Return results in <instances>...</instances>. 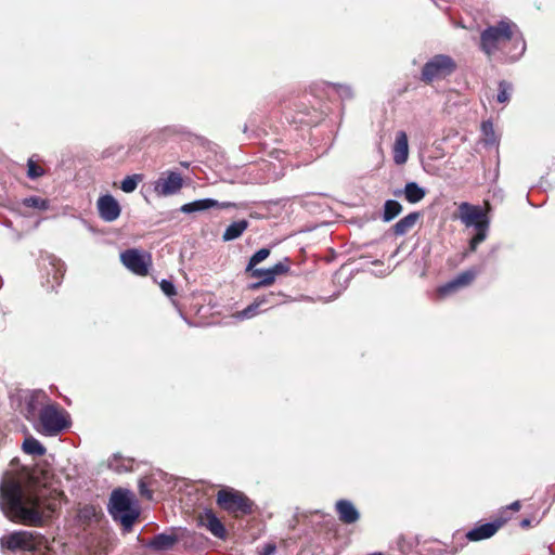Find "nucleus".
Wrapping results in <instances>:
<instances>
[{
    "instance_id": "obj_38",
    "label": "nucleus",
    "mask_w": 555,
    "mask_h": 555,
    "mask_svg": "<svg viewBox=\"0 0 555 555\" xmlns=\"http://www.w3.org/2000/svg\"><path fill=\"white\" fill-rule=\"evenodd\" d=\"M139 492L142 496L152 500L153 494L152 491L149 489L147 483L144 479H141L139 481Z\"/></svg>"
},
{
    "instance_id": "obj_3",
    "label": "nucleus",
    "mask_w": 555,
    "mask_h": 555,
    "mask_svg": "<svg viewBox=\"0 0 555 555\" xmlns=\"http://www.w3.org/2000/svg\"><path fill=\"white\" fill-rule=\"evenodd\" d=\"M459 217L467 228L475 229V234L469 241V250L475 251L488 236L489 219L480 206L466 202L460 204Z\"/></svg>"
},
{
    "instance_id": "obj_34",
    "label": "nucleus",
    "mask_w": 555,
    "mask_h": 555,
    "mask_svg": "<svg viewBox=\"0 0 555 555\" xmlns=\"http://www.w3.org/2000/svg\"><path fill=\"white\" fill-rule=\"evenodd\" d=\"M264 311L261 307L260 302L256 298L250 305H248L244 310L238 312V317L241 319H250L255 317L257 313Z\"/></svg>"
},
{
    "instance_id": "obj_37",
    "label": "nucleus",
    "mask_w": 555,
    "mask_h": 555,
    "mask_svg": "<svg viewBox=\"0 0 555 555\" xmlns=\"http://www.w3.org/2000/svg\"><path fill=\"white\" fill-rule=\"evenodd\" d=\"M159 285H160L163 293L165 295H167L168 297L176 295V286L173 285V283L171 281L164 279V280H162Z\"/></svg>"
},
{
    "instance_id": "obj_42",
    "label": "nucleus",
    "mask_w": 555,
    "mask_h": 555,
    "mask_svg": "<svg viewBox=\"0 0 555 555\" xmlns=\"http://www.w3.org/2000/svg\"><path fill=\"white\" fill-rule=\"evenodd\" d=\"M498 176H499V170L496 169V170H495V173H494V179H496V178H498Z\"/></svg>"
},
{
    "instance_id": "obj_24",
    "label": "nucleus",
    "mask_w": 555,
    "mask_h": 555,
    "mask_svg": "<svg viewBox=\"0 0 555 555\" xmlns=\"http://www.w3.org/2000/svg\"><path fill=\"white\" fill-rule=\"evenodd\" d=\"M22 448L23 451L29 455L41 456L46 454V448L43 444L31 436L25 438Z\"/></svg>"
},
{
    "instance_id": "obj_14",
    "label": "nucleus",
    "mask_w": 555,
    "mask_h": 555,
    "mask_svg": "<svg viewBox=\"0 0 555 555\" xmlns=\"http://www.w3.org/2000/svg\"><path fill=\"white\" fill-rule=\"evenodd\" d=\"M179 542V537L175 533L172 528L170 532H162L155 534L147 543L146 546L155 552L170 551Z\"/></svg>"
},
{
    "instance_id": "obj_36",
    "label": "nucleus",
    "mask_w": 555,
    "mask_h": 555,
    "mask_svg": "<svg viewBox=\"0 0 555 555\" xmlns=\"http://www.w3.org/2000/svg\"><path fill=\"white\" fill-rule=\"evenodd\" d=\"M288 262H289L288 258H285L284 261H280L270 268L274 279L276 278V275H281V274L288 272V270H289Z\"/></svg>"
},
{
    "instance_id": "obj_17",
    "label": "nucleus",
    "mask_w": 555,
    "mask_h": 555,
    "mask_svg": "<svg viewBox=\"0 0 555 555\" xmlns=\"http://www.w3.org/2000/svg\"><path fill=\"white\" fill-rule=\"evenodd\" d=\"M501 526H502V522L500 520L479 525V526L473 528L472 530H469L466 533V538L469 541H481L485 539H489L495 534V532L499 530V528Z\"/></svg>"
},
{
    "instance_id": "obj_16",
    "label": "nucleus",
    "mask_w": 555,
    "mask_h": 555,
    "mask_svg": "<svg viewBox=\"0 0 555 555\" xmlns=\"http://www.w3.org/2000/svg\"><path fill=\"white\" fill-rule=\"evenodd\" d=\"M336 513L341 522L351 525L360 519V513L349 500H338L335 504Z\"/></svg>"
},
{
    "instance_id": "obj_21",
    "label": "nucleus",
    "mask_w": 555,
    "mask_h": 555,
    "mask_svg": "<svg viewBox=\"0 0 555 555\" xmlns=\"http://www.w3.org/2000/svg\"><path fill=\"white\" fill-rule=\"evenodd\" d=\"M250 275L253 278L260 279L258 282L251 283L249 285V288L251 291L259 289L260 287H263V286H269L275 281L270 268L266 269V270L264 269H255L250 272Z\"/></svg>"
},
{
    "instance_id": "obj_9",
    "label": "nucleus",
    "mask_w": 555,
    "mask_h": 555,
    "mask_svg": "<svg viewBox=\"0 0 555 555\" xmlns=\"http://www.w3.org/2000/svg\"><path fill=\"white\" fill-rule=\"evenodd\" d=\"M42 267L47 275L46 287L53 291L62 283L65 273L64 262L61 259L49 255L46 258H42Z\"/></svg>"
},
{
    "instance_id": "obj_8",
    "label": "nucleus",
    "mask_w": 555,
    "mask_h": 555,
    "mask_svg": "<svg viewBox=\"0 0 555 555\" xmlns=\"http://www.w3.org/2000/svg\"><path fill=\"white\" fill-rule=\"evenodd\" d=\"M2 548L15 551H31L36 547L35 534L29 531H15L0 539Z\"/></svg>"
},
{
    "instance_id": "obj_25",
    "label": "nucleus",
    "mask_w": 555,
    "mask_h": 555,
    "mask_svg": "<svg viewBox=\"0 0 555 555\" xmlns=\"http://www.w3.org/2000/svg\"><path fill=\"white\" fill-rule=\"evenodd\" d=\"M402 211V206L398 201L387 199L383 209V221L389 222Z\"/></svg>"
},
{
    "instance_id": "obj_11",
    "label": "nucleus",
    "mask_w": 555,
    "mask_h": 555,
    "mask_svg": "<svg viewBox=\"0 0 555 555\" xmlns=\"http://www.w3.org/2000/svg\"><path fill=\"white\" fill-rule=\"evenodd\" d=\"M183 185V179L179 172L169 171L166 177H160L154 184L157 195L169 196L178 193Z\"/></svg>"
},
{
    "instance_id": "obj_22",
    "label": "nucleus",
    "mask_w": 555,
    "mask_h": 555,
    "mask_svg": "<svg viewBox=\"0 0 555 555\" xmlns=\"http://www.w3.org/2000/svg\"><path fill=\"white\" fill-rule=\"evenodd\" d=\"M420 217V212L416 211L406 215L397 223H395V225L392 227L393 233L399 236L406 234L415 225Z\"/></svg>"
},
{
    "instance_id": "obj_10",
    "label": "nucleus",
    "mask_w": 555,
    "mask_h": 555,
    "mask_svg": "<svg viewBox=\"0 0 555 555\" xmlns=\"http://www.w3.org/2000/svg\"><path fill=\"white\" fill-rule=\"evenodd\" d=\"M96 208L100 218L105 222L117 220L121 214L118 201L111 194L100 196L96 202Z\"/></svg>"
},
{
    "instance_id": "obj_19",
    "label": "nucleus",
    "mask_w": 555,
    "mask_h": 555,
    "mask_svg": "<svg viewBox=\"0 0 555 555\" xmlns=\"http://www.w3.org/2000/svg\"><path fill=\"white\" fill-rule=\"evenodd\" d=\"M409 157V142L408 135L404 131H399L396 135L393 146V162L397 165H403Z\"/></svg>"
},
{
    "instance_id": "obj_43",
    "label": "nucleus",
    "mask_w": 555,
    "mask_h": 555,
    "mask_svg": "<svg viewBox=\"0 0 555 555\" xmlns=\"http://www.w3.org/2000/svg\"><path fill=\"white\" fill-rule=\"evenodd\" d=\"M299 121H300V122H306V124H308V122H309V121H306V120H304V119H299Z\"/></svg>"
},
{
    "instance_id": "obj_27",
    "label": "nucleus",
    "mask_w": 555,
    "mask_h": 555,
    "mask_svg": "<svg viewBox=\"0 0 555 555\" xmlns=\"http://www.w3.org/2000/svg\"><path fill=\"white\" fill-rule=\"evenodd\" d=\"M281 297H284L282 293L269 292L262 296H258L257 299L260 302L264 311L275 307L282 302Z\"/></svg>"
},
{
    "instance_id": "obj_12",
    "label": "nucleus",
    "mask_w": 555,
    "mask_h": 555,
    "mask_svg": "<svg viewBox=\"0 0 555 555\" xmlns=\"http://www.w3.org/2000/svg\"><path fill=\"white\" fill-rule=\"evenodd\" d=\"M121 263L138 275H146L149 262L138 249H127L120 254Z\"/></svg>"
},
{
    "instance_id": "obj_1",
    "label": "nucleus",
    "mask_w": 555,
    "mask_h": 555,
    "mask_svg": "<svg viewBox=\"0 0 555 555\" xmlns=\"http://www.w3.org/2000/svg\"><path fill=\"white\" fill-rule=\"evenodd\" d=\"M43 494L34 486H24L14 478L5 479L0 485V507L13 521L39 527L44 522L46 508L54 511L52 504L43 505Z\"/></svg>"
},
{
    "instance_id": "obj_28",
    "label": "nucleus",
    "mask_w": 555,
    "mask_h": 555,
    "mask_svg": "<svg viewBox=\"0 0 555 555\" xmlns=\"http://www.w3.org/2000/svg\"><path fill=\"white\" fill-rule=\"evenodd\" d=\"M324 86L333 88L341 101L351 100L354 96L353 89L350 85L324 82Z\"/></svg>"
},
{
    "instance_id": "obj_32",
    "label": "nucleus",
    "mask_w": 555,
    "mask_h": 555,
    "mask_svg": "<svg viewBox=\"0 0 555 555\" xmlns=\"http://www.w3.org/2000/svg\"><path fill=\"white\" fill-rule=\"evenodd\" d=\"M512 91H513V86L509 82H507L505 80L500 81L496 101L499 103L508 102L511 99Z\"/></svg>"
},
{
    "instance_id": "obj_31",
    "label": "nucleus",
    "mask_w": 555,
    "mask_h": 555,
    "mask_svg": "<svg viewBox=\"0 0 555 555\" xmlns=\"http://www.w3.org/2000/svg\"><path fill=\"white\" fill-rule=\"evenodd\" d=\"M270 255V249L269 248H261L259 250H257L249 259L248 261V264L246 267V271L247 272H251L253 270H255V267L260 263L261 261H263L264 259H267Z\"/></svg>"
},
{
    "instance_id": "obj_35",
    "label": "nucleus",
    "mask_w": 555,
    "mask_h": 555,
    "mask_svg": "<svg viewBox=\"0 0 555 555\" xmlns=\"http://www.w3.org/2000/svg\"><path fill=\"white\" fill-rule=\"evenodd\" d=\"M27 176L31 180L38 179L44 175V170L38 166L31 158L27 162Z\"/></svg>"
},
{
    "instance_id": "obj_2",
    "label": "nucleus",
    "mask_w": 555,
    "mask_h": 555,
    "mask_svg": "<svg viewBox=\"0 0 555 555\" xmlns=\"http://www.w3.org/2000/svg\"><path fill=\"white\" fill-rule=\"evenodd\" d=\"M526 41L516 23L505 17L481 30L478 48L488 57L500 54L505 61H518L526 52Z\"/></svg>"
},
{
    "instance_id": "obj_30",
    "label": "nucleus",
    "mask_w": 555,
    "mask_h": 555,
    "mask_svg": "<svg viewBox=\"0 0 555 555\" xmlns=\"http://www.w3.org/2000/svg\"><path fill=\"white\" fill-rule=\"evenodd\" d=\"M23 204L26 207L36 208L39 210H47L50 207V202L39 196H29L24 198Z\"/></svg>"
},
{
    "instance_id": "obj_4",
    "label": "nucleus",
    "mask_w": 555,
    "mask_h": 555,
    "mask_svg": "<svg viewBox=\"0 0 555 555\" xmlns=\"http://www.w3.org/2000/svg\"><path fill=\"white\" fill-rule=\"evenodd\" d=\"M131 492L126 489H115L109 498L108 512L114 520L120 521L126 530H130L139 517V512L132 507Z\"/></svg>"
},
{
    "instance_id": "obj_6",
    "label": "nucleus",
    "mask_w": 555,
    "mask_h": 555,
    "mask_svg": "<svg viewBox=\"0 0 555 555\" xmlns=\"http://www.w3.org/2000/svg\"><path fill=\"white\" fill-rule=\"evenodd\" d=\"M217 504L232 514L249 515L254 511L253 501L243 492L232 488L221 489L217 493Z\"/></svg>"
},
{
    "instance_id": "obj_23",
    "label": "nucleus",
    "mask_w": 555,
    "mask_h": 555,
    "mask_svg": "<svg viewBox=\"0 0 555 555\" xmlns=\"http://www.w3.org/2000/svg\"><path fill=\"white\" fill-rule=\"evenodd\" d=\"M248 224H249L248 221L245 219L232 222L224 230V232L222 234V240L224 242H230V241L238 238L244 233V231L248 228Z\"/></svg>"
},
{
    "instance_id": "obj_5",
    "label": "nucleus",
    "mask_w": 555,
    "mask_h": 555,
    "mask_svg": "<svg viewBox=\"0 0 555 555\" xmlns=\"http://www.w3.org/2000/svg\"><path fill=\"white\" fill-rule=\"evenodd\" d=\"M457 69L456 61L443 53L429 57L421 69L420 80L426 85L441 81L452 76Z\"/></svg>"
},
{
    "instance_id": "obj_15",
    "label": "nucleus",
    "mask_w": 555,
    "mask_h": 555,
    "mask_svg": "<svg viewBox=\"0 0 555 555\" xmlns=\"http://www.w3.org/2000/svg\"><path fill=\"white\" fill-rule=\"evenodd\" d=\"M230 206H232L231 203H220L212 198H202L182 205L180 210L184 214H193L208 210L210 208H228Z\"/></svg>"
},
{
    "instance_id": "obj_26",
    "label": "nucleus",
    "mask_w": 555,
    "mask_h": 555,
    "mask_svg": "<svg viewBox=\"0 0 555 555\" xmlns=\"http://www.w3.org/2000/svg\"><path fill=\"white\" fill-rule=\"evenodd\" d=\"M44 397L43 393H33L26 401L25 417L29 421L34 420L38 413V406L40 404L39 398Z\"/></svg>"
},
{
    "instance_id": "obj_33",
    "label": "nucleus",
    "mask_w": 555,
    "mask_h": 555,
    "mask_svg": "<svg viewBox=\"0 0 555 555\" xmlns=\"http://www.w3.org/2000/svg\"><path fill=\"white\" fill-rule=\"evenodd\" d=\"M142 180V176L141 175H132V176H127L120 183V189L125 192V193H131L133 192L139 182Z\"/></svg>"
},
{
    "instance_id": "obj_20",
    "label": "nucleus",
    "mask_w": 555,
    "mask_h": 555,
    "mask_svg": "<svg viewBox=\"0 0 555 555\" xmlns=\"http://www.w3.org/2000/svg\"><path fill=\"white\" fill-rule=\"evenodd\" d=\"M404 195V198L411 203H420L426 196V190L420 186L416 182L411 181L404 185V189L395 192L396 196Z\"/></svg>"
},
{
    "instance_id": "obj_13",
    "label": "nucleus",
    "mask_w": 555,
    "mask_h": 555,
    "mask_svg": "<svg viewBox=\"0 0 555 555\" xmlns=\"http://www.w3.org/2000/svg\"><path fill=\"white\" fill-rule=\"evenodd\" d=\"M475 278H476V272L473 270H466L464 272H461L453 280L441 285L438 288V295L440 297H446V296L456 292L461 287L469 285L475 280Z\"/></svg>"
},
{
    "instance_id": "obj_41",
    "label": "nucleus",
    "mask_w": 555,
    "mask_h": 555,
    "mask_svg": "<svg viewBox=\"0 0 555 555\" xmlns=\"http://www.w3.org/2000/svg\"><path fill=\"white\" fill-rule=\"evenodd\" d=\"M530 526H531V520H530V519H528V518H525V519H522V520L520 521V527H521V528H528V527H530Z\"/></svg>"
},
{
    "instance_id": "obj_40",
    "label": "nucleus",
    "mask_w": 555,
    "mask_h": 555,
    "mask_svg": "<svg viewBox=\"0 0 555 555\" xmlns=\"http://www.w3.org/2000/svg\"><path fill=\"white\" fill-rule=\"evenodd\" d=\"M508 508L512 509V511H519L520 502L519 501L513 502L511 505H508Z\"/></svg>"
},
{
    "instance_id": "obj_18",
    "label": "nucleus",
    "mask_w": 555,
    "mask_h": 555,
    "mask_svg": "<svg viewBox=\"0 0 555 555\" xmlns=\"http://www.w3.org/2000/svg\"><path fill=\"white\" fill-rule=\"evenodd\" d=\"M203 526H205L212 535L218 539H224L227 535V530L220 519L216 516V514L208 509L204 513L201 518Z\"/></svg>"
},
{
    "instance_id": "obj_39",
    "label": "nucleus",
    "mask_w": 555,
    "mask_h": 555,
    "mask_svg": "<svg viewBox=\"0 0 555 555\" xmlns=\"http://www.w3.org/2000/svg\"><path fill=\"white\" fill-rule=\"evenodd\" d=\"M276 551V546L272 543H268L263 546L262 555H273Z\"/></svg>"
},
{
    "instance_id": "obj_7",
    "label": "nucleus",
    "mask_w": 555,
    "mask_h": 555,
    "mask_svg": "<svg viewBox=\"0 0 555 555\" xmlns=\"http://www.w3.org/2000/svg\"><path fill=\"white\" fill-rule=\"evenodd\" d=\"M39 421L42 430L48 436H56L69 426L66 415L57 408L56 404H48L40 409Z\"/></svg>"
},
{
    "instance_id": "obj_29",
    "label": "nucleus",
    "mask_w": 555,
    "mask_h": 555,
    "mask_svg": "<svg viewBox=\"0 0 555 555\" xmlns=\"http://www.w3.org/2000/svg\"><path fill=\"white\" fill-rule=\"evenodd\" d=\"M481 132L486 145H495L498 143L493 124L490 120L482 121Z\"/></svg>"
}]
</instances>
